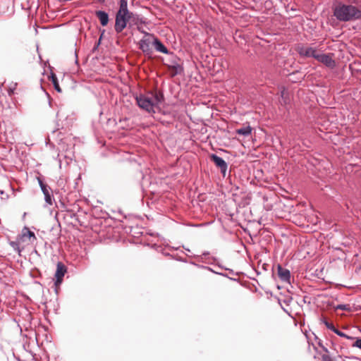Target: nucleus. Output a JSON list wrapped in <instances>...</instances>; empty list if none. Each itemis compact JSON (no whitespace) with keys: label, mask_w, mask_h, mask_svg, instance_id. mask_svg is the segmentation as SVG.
Returning <instances> with one entry per match:
<instances>
[{"label":"nucleus","mask_w":361,"mask_h":361,"mask_svg":"<svg viewBox=\"0 0 361 361\" xmlns=\"http://www.w3.org/2000/svg\"><path fill=\"white\" fill-rule=\"evenodd\" d=\"M173 68L174 69L176 74H180L183 71V68L180 65L173 66Z\"/></svg>","instance_id":"21"},{"label":"nucleus","mask_w":361,"mask_h":361,"mask_svg":"<svg viewBox=\"0 0 361 361\" xmlns=\"http://www.w3.org/2000/svg\"><path fill=\"white\" fill-rule=\"evenodd\" d=\"M145 37L140 39L139 42V48L146 55H150L152 54L151 45L154 39V35L145 32Z\"/></svg>","instance_id":"4"},{"label":"nucleus","mask_w":361,"mask_h":361,"mask_svg":"<svg viewBox=\"0 0 361 361\" xmlns=\"http://www.w3.org/2000/svg\"><path fill=\"white\" fill-rule=\"evenodd\" d=\"M50 78H51V80L54 85L55 90L57 92H61V89L60 88L56 75L54 73H51Z\"/></svg>","instance_id":"18"},{"label":"nucleus","mask_w":361,"mask_h":361,"mask_svg":"<svg viewBox=\"0 0 361 361\" xmlns=\"http://www.w3.org/2000/svg\"><path fill=\"white\" fill-rule=\"evenodd\" d=\"M336 309L342 310H350V307L348 305H338L336 307Z\"/></svg>","instance_id":"20"},{"label":"nucleus","mask_w":361,"mask_h":361,"mask_svg":"<svg viewBox=\"0 0 361 361\" xmlns=\"http://www.w3.org/2000/svg\"><path fill=\"white\" fill-rule=\"evenodd\" d=\"M10 245L13 248L14 250L17 251L18 253H20L21 250L18 242L11 241L10 242Z\"/></svg>","instance_id":"19"},{"label":"nucleus","mask_w":361,"mask_h":361,"mask_svg":"<svg viewBox=\"0 0 361 361\" xmlns=\"http://www.w3.org/2000/svg\"><path fill=\"white\" fill-rule=\"evenodd\" d=\"M207 110L209 111V113H210V109L209 106L207 107Z\"/></svg>","instance_id":"26"},{"label":"nucleus","mask_w":361,"mask_h":361,"mask_svg":"<svg viewBox=\"0 0 361 361\" xmlns=\"http://www.w3.org/2000/svg\"><path fill=\"white\" fill-rule=\"evenodd\" d=\"M322 361H334V360L329 355H322Z\"/></svg>","instance_id":"23"},{"label":"nucleus","mask_w":361,"mask_h":361,"mask_svg":"<svg viewBox=\"0 0 361 361\" xmlns=\"http://www.w3.org/2000/svg\"><path fill=\"white\" fill-rule=\"evenodd\" d=\"M311 344L314 347V344L313 342H312Z\"/></svg>","instance_id":"31"},{"label":"nucleus","mask_w":361,"mask_h":361,"mask_svg":"<svg viewBox=\"0 0 361 361\" xmlns=\"http://www.w3.org/2000/svg\"><path fill=\"white\" fill-rule=\"evenodd\" d=\"M317 61L329 68H334L336 66V63L332 58V54L319 53V56L317 57Z\"/></svg>","instance_id":"8"},{"label":"nucleus","mask_w":361,"mask_h":361,"mask_svg":"<svg viewBox=\"0 0 361 361\" xmlns=\"http://www.w3.org/2000/svg\"><path fill=\"white\" fill-rule=\"evenodd\" d=\"M323 323L324 324V325L329 330L335 333L336 335L339 336L340 337H344L345 338H357V337H352V336H347L342 331L337 329L332 322L327 321L326 319H323Z\"/></svg>","instance_id":"11"},{"label":"nucleus","mask_w":361,"mask_h":361,"mask_svg":"<svg viewBox=\"0 0 361 361\" xmlns=\"http://www.w3.org/2000/svg\"><path fill=\"white\" fill-rule=\"evenodd\" d=\"M67 271L66 266L62 262H58L56 266V271L55 273V282L56 286H59L63 281V277Z\"/></svg>","instance_id":"9"},{"label":"nucleus","mask_w":361,"mask_h":361,"mask_svg":"<svg viewBox=\"0 0 361 361\" xmlns=\"http://www.w3.org/2000/svg\"><path fill=\"white\" fill-rule=\"evenodd\" d=\"M39 185L41 188V190L44 195V200L45 202L49 204H52V195L51 192V188L45 183H43V181L40 179H39Z\"/></svg>","instance_id":"10"},{"label":"nucleus","mask_w":361,"mask_h":361,"mask_svg":"<svg viewBox=\"0 0 361 361\" xmlns=\"http://www.w3.org/2000/svg\"><path fill=\"white\" fill-rule=\"evenodd\" d=\"M60 114H61V112H60V111H58V113H57V116H59H59H60Z\"/></svg>","instance_id":"27"},{"label":"nucleus","mask_w":361,"mask_h":361,"mask_svg":"<svg viewBox=\"0 0 361 361\" xmlns=\"http://www.w3.org/2000/svg\"><path fill=\"white\" fill-rule=\"evenodd\" d=\"M130 18V16L116 13L114 25L115 31L117 33H121L126 28Z\"/></svg>","instance_id":"5"},{"label":"nucleus","mask_w":361,"mask_h":361,"mask_svg":"<svg viewBox=\"0 0 361 361\" xmlns=\"http://www.w3.org/2000/svg\"><path fill=\"white\" fill-rule=\"evenodd\" d=\"M98 1H100V2H104L105 1V0H98Z\"/></svg>","instance_id":"28"},{"label":"nucleus","mask_w":361,"mask_h":361,"mask_svg":"<svg viewBox=\"0 0 361 361\" xmlns=\"http://www.w3.org/2000/svg\"><path fill=\"white\" fill-rule=\"evenodd\" d=\"M353 346L361 349V340H355V343L353 344Z\"/></svg>","instance_id":"24"},{"label":"nucleus","mask_w":361,"mask_h":361,"mask_svg":"<svg viewBox=\"0 0 361 361\" xmlns=\"http://www.w3.org/2000/svg\"><path fill=\"white\" fill-rule=\"evenodd\" d=\"M314 341H318L319 346L322 347L325 352H328V349L323 344L324 340H314Z\"/></svg>","instance_id":"22"},{"label":"nucleus","mask_w":361,"mask_h":361,"mask_svg":"<svg viewBox=\"0 0 361 361\" xmlns=\"http://www.w3.org/2000/svg\"><path fill=\"white\" fill-rule=\"evenodd\" d=\"M307 343H308L309 345H310V340H307Z\"/></svg>","instance_id":"30"},{"label":"nucleus","mask_w":361,"mask_h":361,"mask_svg":"<svg viewBox=\"0 0 361 361\" xmlns=\"http://www.w3.org/2000/svg\"><path fill=\"white\" fill-rule=\"evenodd\" d=\"M252 133V128L250 126L243 127L236 130V133L244 136H248Z\"/></svg>","instance_id":"17"},{"label":"nucleus","mask_w":361,"mask_h":361,"mask_svg":"<svg viewBox=\"0 0 361 361\" xmlns=\"http://www.w3.org/2000/svg\"><path fill=\"white\" fill-rule=\"evenodd\" d=\"M152 45L154 46V49L159 52L166 54L169 53L166 46L154 35L152 42Z\"/></svg>","instance_id":"13"},{"label":"nucleus","mask_w":361,"mask_h":361,"mask_svg":"<svg viewBox=\"0 0 361 361\" xmlns=\"http://www.w3.org/2000/svg\"><path fill=\"white\" fill-rule=\"evenodd\" d=\"M296 50L300 56L306 58L312 57L316 60L317 57L319 54V52L318 51L317 48L311 46H305L302 44H299Z\"/></svg>","instance_id":"3"},{"label":"nucleus","mask_w":361,"mask_h":361,"mask_svg":"<svg viewBox=\"0 0 361 361\" xmlns=\"http://www.w3.org/2000/svg\"><path fill=\"white\" fill-rule=\"evenodd\" d=\"M204 269H207L209 270V271H212V269L209 268V267H207L204 266Z\"/></svg>","instance_id":"25"},{"label":"nucleus","mask_w":361,"mask_h":361,"mask_svg":"<svg viewBox=\"0 0 361 361\" xmlns=\"http://www.w3.org/2000/svg\"><path fill=\"white\" fill-rule=\"evenodd\" d=\"M334 16L339 21L356 20L361 18V8L357 6L338 2L334 8Z\"/></svg>","instance_id":"1"},{"label":"nucleus","mask_w":361,"mask_h":361,"mask_svg":"<svg viewBox=\"0 0 361 361\" xmlns=\"http://www.w3.org/2000/svg\"><path fill=\"white\" fill-rule=\"evenodd\" d=\"M278 275L282 281L290 283V272L288 269L283 268L281 265L277 267Z\"/></svg>","instance_id":"12"},{"label":"nucleus","mask_w":361,"mask_h":361,"mask_svg":"<svg viewBox=\"0 0 361 361\" xmlns=\"http://www.w3.org/2000/svg\"><path fill=\"white\" fill-rule=\"evenodd\" d=\"M22 238H28L30 241L33 242L37 239L34 232L31 231L27 227H24L22 230Z\"/></svg>","instance_id":"16"},{"label":"nucleus","mask_w":361,"mask_h":361,"mask_svg":"<svg viewBox=\"0 0 361 361\" xmlns=\"http://www.w3.org/2000/svg\"><path fill=\"white\" fill-rule=\"evenodd\" d=\"M40 340H27L25 343L23 344L24 349L31 354H36V350L41 349L42 341L39 342Z\"/></svg>","instance_id":"7"},{"label":"nucleus","mask_w":361,"mask_h":361,"mask_svg":"<svg viewBox=\"0 0 361 361\" xmlns=\"http://www.w3.org/2000/svg\"><path fill=\"white\" fill-rule=\"evenodd\" d=\"M96 16L99 18L102 26H106L109 22V15L103 11H96Z\"/></svg>","instance_id":"15"},{"label":"nucleus","mask_w":361,"mask_h":361,"mask_svg":"<svg viewBox=\"0 0 361 361\" xmlns=\"http://www.w3.org/2000/svg\"><path fill=\"white\" fill-rule=\"evenodd\" d=\"M204 264H207V261H206V258H205V257H204Z\"/></svg>","instance_id":"29"},{"label":"nucleus","mask_w":361,"mask_h":361,"mask_svg":"<svg viewBox=\"0 0 361 361\" xmlns=\"http://www.w3.org/2000/svg\"><path fill=\"white\" fill-rule=\"evenodd\" d=\"M211 161L214 162L215 166L219 168L221 171V173H222L223 176L224 177L226 176L227 169H228V164L221 157L216 156L214 154H211L209 155Z\"/></svg>","instance_id":"6"},{"label":"nucleus","mask_w":361,"mask_h":361,"mask_svg":"<svg viewBox=\"0 0 361 361\" xmlns=\"http://www.w3.org/2000/svg\"><path fill=\"white\" fill-rule=\"evenodd\" d=\"M117 14L125 15L128 16H132L133 13H130L128 9V1L127 0H120L119 1V9L116 13Z\"/></svg>","instance_id":"14"},{"label":"nucleus","mask_w":361,"mask_h":361,"mask_svg":"<svg viewBox=\"0 0 361 361\" xmlns=\"http://www.w3.org/2000/svg\"><path fill=\"white\" fill-rule=\"evenodd\" d=\"M135 99L140 108L148 113H154V108L164 102V95L161 92H150L136 96Z\"/></svg>","instance_id":"2"}]
</instances>
